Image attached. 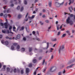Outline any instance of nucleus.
Masks as SVG:
<instances>
[{
    "mask_svg": "<svg viewBox=\"0 0 75 75\" xmlns=\"http://www.w3.org/2000/svg\"><path fill=\"white\" fill-rule=\"evenodd\" d=\"M60 33H61V32H58L57 34V35H60Z\"/></svg>",
    "mask_w": 75,
    "mask_h": 75,
    "instance_id": "43",
    "label": "nucleus"
},
{
    "mask_svg": "<svg viewBox=\"0 0 75 75\" xmlns=\"http://www.w3.org/2000/svg\"><path fill=\"white\" fill-rule=\"evenodd\" d=\"M47 48H48V47H49V43L47 42Z\"/></svg>",
    "mask_w": 75,
    "mask_h": 75,
    "instance_id": "33",
    "label": "nucleus"
},
{
    "mask_svg": "<svg viewBox=\"0 0 75 75\" xmlns=\"http://www.w3.org/2000/svg\"><path fill=\"white\" fill-rule=\"evenodd\" d=\"M6 22L4 23V25L5 26V28H8V25H9V24H8V23L7 21V19H6Z\"/></svg>",
    "mask_w": 75,
    "mask_h": 75,
    "instance_id": "3",
    "label": "nucleus"
},
{
    "mask_svg": "<svg viewBox=\"0 0 75 75\" xmlns=\"http://www.w3.org/2000/svg\"><path fill=\"white\" fill-rule=\"evenodd\" d=\"M20 27H18L17 29V31H18V30H20Z\"/></svg>",
    "mask_w": 75,
    "mask_h": 75,
    "instance_id": "42",
    "label": "nucleus"
},
{
    "mask_svg": "<svg viewBox=\"0 0 75 75\" xmlns=\"http://www.w3.org/2000/svg\"><path fill=\"white\" fill-rule=\"evenodd\" d=\"M11 7H13V6H14V4H12L11 5Z\"/></svg>",
    "mask_w": 75,
    "mask_h": 75,
    "instance_id": "63",
    "label": "nucleus"
},
{
    "mask_svg": "<svg viewBox=\"0 0 75 75\" xmlns=\"http://www.w3.org/2000/svg\"><path fill=\"white\" fill-rule=\"evenodd\" d=\"M3 16V13H1L0 14V16Z\"/></svg>",
    "mask_w": 75,
    "mask_h": 75,
    "instance_id": "44",
    "label": "nucleus"
},
{
    "mask_svg": "<svg viewBox=\"0 0 75 75\" xmlns=\"http://www.w3.org/2000/svg\"><path fill=\"white\" fill-rule=\"evenodd\" d=\"M14 72H16V69H15L14 71H13Z\"/></svg>",
    "mask_w": 75,
    "mask_h": 75,
    "instance_id": "49",
    "label": "nucleus"
},
{
    "mask_svg": "<svg viewBox=\"0 0 75 75\" xmlns=\"http://www.w3.org/2000/svg\"><path fill=\"white\" fill-rule=\"evenodd\" d=\"M9 40H12V38H9Z\"/></svg>",
    "mask_w": 75,
    "mask_h": 75,
    "instance_id": "64",
    "label": "nucleus"
},
{
    "mask_svg": "<svg viewBox=\"0 0 75 75\" xmlns=\"http://www.w3.org/2000/svg\"><path fill=\"white\" fill-rule=\"evenodd\" d=\"M56 70V67H52L50 69V72H54V71H55Z\"/></svg>",
    "mask_w": 75,
    "mask_h": 75,
    "instance_id": "5",
    "label": "nucleus"
},
{
    "mask_svg": "<svg viewBox=\"0 0 75 75\" xmlns=\"http://www.w3.org/2000/svg\"><path fill=\"white\" fill-rule=\"evenodd\" d=\"M55 6L56 7H59L60 6V4L58 2H55Z\"/></svg>",
    "mask_w": 75,
    "mask_h": 75,
    "instance_id": "6",
    "label": "nucleus"
},
{
    "mask_svg": "<svg viewBox=\"0 0 75 75\" xmlns=\"http://www.w3.org/2000/svg\"><path fill=\"white\" fill-rule=\"evenodd\" d=\"M20 45H18L16 47V49L17 50H19V49H20Z\"/></svg>",
    "mask_w": 75,
    "mask_h": 75,
    "instance_id": "15",
    "label": "nucleus"
},
{
    "mask_svg": "<svg viewBox=\"0 0 75 75\" xmlns=\"http://www.w3.org/2000/svg\"><path fill=\"white\" fill-rule=\"evenodd\" d=\"M43 18H45V15H43L42 16Z\"/></svg>",
    "mask_w": 75,
    "mask_h": 75,
    "instance_id": "56",
    "label": "nucleus"
},
{
    "mask_svg": "<svg viewBox=\"0 0 75 75\" xmlns=\"http://www.w3.org/2000/svg\"><path fill=\"white\" fill-rule=\"evenodd\" d=\"M1 42L2 44H5L6 45H8V44H9V42L8 41H6L5 42H4V40H2L1 41Z\"/></svg>",
    "mask_w": 75,
    "mask_h": 75,
    "instance_id": "4",
    "label": "nucleus"
},
{
    "mask_svg": "<svg viewBox=\"0 0 75 75\" xmlns=\"http://www.w3.org/2000/svg\"><path fill=\"white\" fill-rule=\"evenodd\" d=\"M34 75H36V71L34 72Z\"/></svg>",
    "mask_w": 75,
    "mask_h": 75,
    "instance_id": "57",
    "label": "nucleus"
},
{
    "mask_svg": "<svg viewBox=\"0 0 75 75\" xmlns=\"http://www.w3.org/2000/svg\"><path fill=\"white\" fill-rule=\"evenodd\" d=\"M69 5H71V4L73 3L74 2V0H69Z\"/></svg>",
    "mask_w": 75,
    "mask_h": 75,
    "instance_id": "7",
    "label": "nucleus"
},
{
    "mask_svg": "<svg viewBox=\"0 0 75 75\" xmlns=\"http://www.w3.org/2000/svg\"><path fill=\"white\" fill-rule=\"evenodd\" d=\"M25 29H26L27 32H29V31L30 30H29V28H26Z\"/></svg>",
    "mask_w": 75,
    "mask_h": 75,
    "instance_id": "17",
    "label": "nucleus"
},
{
    "mask_svg": "<svg viewBox=\"0 0 75 75\" xmlns=\"http://www.w3.org/2000/svg\"><path fill=\"white\" fill-rule=\"evenodd\" d=\"M46 70V69H44L43 71V72H44Z\"/></svg>",
    "mask_w": 75,
    "mask_h": 75,
    "instance_id": "61",
    "label": "nucleus"
},
{
    "mask_svg": "<svg viewBox=\"0 0 75 75\" xmlns=\"http://www.w3.org/2000/svg\"><path fill=\"white\" fill-rule=\"evenodd\" d=\"M66 36V34H64L62 36V37L63 38V37H65Z\"/></svg>",
    "mask_w": 75,
    "mask_h": 75,
    "instance_id": "18",
    "label": "nucleus"
},
{
    "mask_svg": "<svg viewBox=\"0 0 75 75\" xmlns=\"http://www.w3.org/2000/svg\"><path fill=\"white\" fill-rule=\"evenodd\" d=\"M3 68L4 69H6V66L5 65H4L3 66Z\"/></svg>",
    "mask_w": 75,
    "mask_h": 75,
    "instance_id": "50",
    "label": "nucleus"
},
{
    "mask_svg": "<svg viewBox=\"0 0 75 75\" xmlns=\"http://www.w3.org/2000/svg\"><path fill=\"white\" fill-rule=\"evenodd\" d=\"M24 30V27H22L21 29L20 30V31H22V30Z\"/></svg>",
    "mask_w": 75,
    "mask_h": 75,
    "instance_id": "28",
    "label": "nucleus"
},
{
    "mask_svg": "<svg viewBox=\"0 0 75 75\" xmlns=\"http://www.w3.org/2000/svg\"><path fill=\"white\" fill-rule=\"evenodd\" d=\"M10 9H8L7 10V13H10Z\"/></svg>",
    "mask_w": 75,
    "mask_h": 75,
    "instance_id": "39",
    "label": "nucleus"
},
{
    "mask_svg": "<svg viewBox=\"0 0 75 75\" xmlns=\"http://www.w3.org/2000/svg\"><path fill=\"white\" fill-rule=\"evenodd\" d=\"M17 9L18 10H20V6H18L17 7Z\"/></svg>",
    "mask_w": 75,
    "mask_h": 75,
    "instance_id": "36",
    "label": "nucleus"
},
{
    "mask_svg": "<svg viewBox=\"0 0 75 75\" xmlns=\"http://www.w3.org/2000/svg\"><path fill=\"white\" fill-rule=\"evenodd\" d=\"M6 7H7V6H4L3 8H4V9H6Z\"/></svg>",
    "mask_w": 75,
    "mask_h": 75,
    "instance_id": "59",
    "label": "nucleus"
},
{
    "mask_svg": "<svg viewBox=\"0 0 75 75\" xmlns=\"http://www.w3.org/2000/svg\"><path fill=\"white\" fill-rule=\"evenodd\" d=\"M37 51V49H35L34 50L35 52V51Z\"/></svg>",
    "mask_w": 75,
    "mask_h": 75,
    "instance_id": "62",
    "label": "nucleus"
},
{
    "mask_svg": "<svg viewBox=\"0 0 75 75\" xmlns=\"http://www.w3.org/2000/svg\"><path fill=\"white\" fill-rule=\"evenodd\" d=\"M2 32L3 33H6V31L2 30Z\"/></svg>",
    "mask_w": 75,
    "mask_h": 75,
    "instance_id": "31",
    "label": "nucleus"
},
{
    "mask_svg": "<svg viewBox=\"0 0 75 75\" xmlns=\"http://www.w3.org/2000/svg\"><path fill=\"white\" fill-rule=\"evenodd\" d=\"M30 71V70L28 68H26V74H28L29 72V71Z\"/></svg>",
    "mask_w": 75,
    "mask_h": 75,
    "instance_id": "11",
    "label": "nucleus"
},
{
    "mask_svg": "<svg viewBox=\"0 0 75 75\" xmlns=\"http://www.w3.org/2000/svg\"><path fill=\"white\" fill-rule=\"evenodd\" d=\"M20 38V35H17V37L15 38V40H17V39H19Z\"/></svg>",
    "mask_w": 75,
    "mask_h": 75,
    "instance_id": "10",
    "label": "nucleus"
},
{
    "mask_svg": "<svg viewBox=\"0 0 75 75\" xmlns=\"http://www.w3.org/2000/svg\"><path fill=\"white\" fill-rule=\"evenodd\" d=\"M0 25H1L2 26H3V23H1Z\"/></svg>",
    "mask_w": 75,
    "mask_h": 75,
    "instance_id": "51",
    "label": "nucleus"
},
{
    "mask_svg": "<svg viewBox=\"0 0 75 75\" xmlns=\"http://www.w3.org/2000/svg\"><path fill=\"white\" fill-rule=\"evenodd\" d=\"M45 22L47 23H49V21L48 20H46L45 21Z\"/></svg>",
    "mask_w": 75,
    "mask_h": 75,
    "instance_id": "41",
    "label": "nucleus"
},
{
    "mask_svg": "<svg viewBox=\"0 0 75 75\" xmlns=\"http://www.w3.org/2000/svg\"><path fill=\"white\" fill-rule=\"evenodd\" d=\"M21 73L22 74H24V71L23 70H21Z\"/></svg>",
    "mask_w": 75,
    "mask_h": 75,
    "instance_id": "40",
    "label": "nucleus"
},
{
    "mask_svg": "<svg viewBox=\"0 0 75 75\" xmlns=\"http://www.w3.org/2000/svg\"><path fill=\"white\" fill-rule=\"evenodd\" d=\"M64 47L63 46H61L60 48V49L59 50V54H60L61 50H62L64 49Z\"/></svg>",
    "mask_w": 75,
    "mask_h": 75,
    "instance_id": "8",
    "label": "nucleus"
},
{
    "mask_svg": "<svg viewBox=\"0 0 75 75\" xmlns=\"http://www.w3.org/2000/svg\"><path fill=\"white\" fill-rule=\"evenodd\" d=\"M62 74V72H59L58 75H61Z\"/></svg>",
    "mask_w": 75,
    "mask_h": 75,
    "instance_id": "34",
    "label": "nucleus"
},
{
    "mask_svg": "<svg viewBox=\"0 0 75 75\" xmlns=\"http://www.w3.org/2000/svg\"><path fill=\"white\" fill-rule=\"evenodd\" d=\"M7 71L8 72L9 71H10V68H7Z\"/></svg>",
    "mask_w": 75,
    "mask_h": 75,
    "instance_id": "32",
    "label": "nucleus"
},
{
    "mask_svg": "<svg viewBox=\"0 0 75 75\" xmlns=\"http://www.w3.org/2000/svg\"><path fill=\"white\" fill-rule=\"evenodd\" d=\"M16 27H15V26H13V31H16Z\"/></svg>",
    "mask_w": 75,
    "mask_h": 75,
    "instance_id": "19",
    "label": "nucleus"
},
{
    "mask_svg": "<svg viewBox=\"0 0 75 75\" xmlns=\"http://www.w3.org/2000/svg\"><path fill=\"white\" fill-rule=\"evenodd\" d=\"M29 67H32V64H30L29 65Z\"/></svg>",
    "mask_w": 75,
    "mask_h": 75,
    "instance_id": "35",
    "label": "nucleus"
},
{
    "mask_svg": "<svg viewBox=\"0 0 75 75\" xmlns=\"http://www.w3.org/2000/svg\"><path fill=\"white\" fill-rule=\"evenodd\" d=\"M36 40H37L38 41H40V39L38 38H36Z\"/></svg>",
    "mask_w": 75,
    "mask_h": 75,
    "instance_id": "46",
    "label": "nucleus"
},
{
    "mask_svg": "<svg viewBox=\"0 0 75 75\" xmlns=\"http://www.w3.org/2000/svg\"><path fill=\"white\" fill-rule=\"evenodd\" d=\"M23 10H24V7H22L21 9V11H23Z\"/></svg>",
    "mask_w": 75,
    "mask_h": 75,
    "instance_id": "24",
    "label": "nucleus"
},
{
    "mask_svg": "<svg viewBox=\"0 0 75 75\" xmlns=\"http://www.w3.org/2000/svg\"><path fill=\"white\" fill-rule=\"evenodd\" d=\"M66 33H67V34H68L69 33H70L69 32V31H66Z\"/></svg>",
    "mask_w": 75,
    "mask_h": 75,
    "instance_id": "55",
    "label": "nucleus"
},
{
    "mask_svg": "<svg viewBox=\"0 0 75 75\" xmlns=\"http://www.w3.org/2000/svg\"><path fill=\"white\" fill-rule=\"evenodd\" d=\"M71 63H72V61H71V62H69L67 64L68 65H70V64H71Z\"/></svg>",
    "mask_w": 75,
    "mask_h": 75,
    "instance_id": "22",
    "label": "nucleus"
},
{
    "mask_svg": "<svg viewBox=\"0 0 75 75\" xmlns=\"http://www.w3.org/2000/svg\"><path fill=\"white\" fill-rule=\"evenodd\" d=\"M4 18H7V14H5L4 16Z\"/></svg>",
    "mask_w": 75,
    "mask_h": 75,
    "instance_id": "21",
    "label": "nucleus"
},
{
    "mask_svg": "<svg viewBox=\"0 0 75 75\" xmlns=\"http://www.w3.org/2000/svg\"><path fill=\"white\" fill-rule=\"evenodd\" d=\"M65 70L64 69V71H62V73L63 74H65Z\"/></svg>",
    "mask_w": 75,
    "mask_h": 75,
    "instance_id": "38",
    "label": "nucleus"
},
{
    "mask_svg": "<svg viewBox=\"0 0 75 75\" xmlns=\"http://www.w3.org/2000/svg\"><path fill=\"white\" fill-rule=\"evenodd\" d=\"M28 13H27V14H26L25 16V18H27V16H28Z\"/></svg>",
    "mask_w": 75,
    "mask_h": 75,
    "instance_id": "47",
    "label": "nucleus"
},
{
    "mask_svg": "<svg viewBox=\"0 0 75 75\" xmlns=\"http://www.w3.org/2000/svg\"><path fill=\"white\" fill-rule=\"evenodd\" d=\"M35 17V15H33V16H32V17H31L29 16V17H28V18L29 19H30V20H31V19L32 18H34Z\"/></svg>",
    "mask_w": 75,
    "mask_h": 75,
    "instance_id": "13",
    "label": "nucleus"
},
{
    "mask_svg": "<svg viewBox=\"0 0 75 75\" xmlns=\"http://www.w3.org/2000/svg\"><path fill=\"white\" fill-rule=\"evenodd\" d=\"M32 50V48H29V52H31Z\"/></svg>",
    "mask_w": 75,
    "mask_h": 75,
    "instance_id": "25",
    "label": "nucleus"
},
{
    "mask_svg": "<svg viewBox=\"0 0 75 75\" xmlns=\"http://www.w3.org/2000/svg\"><path fill=\"white\" fill-rule=\"evenodd\" d=\"M23 40L24 41H25L26 40V38H23Z\"/></svg>",
    "mask_w": 75,
    "mask_h": 75,
    "instance_id": "52",
    "label": "nucleus"
},
{
    "mask_svg": "<svg viewBox=\"0 0 75 75\" xmlns=\"http://www.w3.org/2000/svg\"><path fill=\"white\" fill-rule=\"evenodd\" d=\"M52 40L53 41H57V39L56 38L54 39H52Z\"/></svg>",
    "mask_w": 75,
    "mask_h": 75,
    "instance_id": "26",
    "label": "nucleus"
},
{
    "mask_svg": "<svg viewBox=\"0 0 75 75\" xmlns=\"http://www.w3.org/2000/svg\"><path fill=\"white\" fill-rule=\"evenodd\" d=\"M74 65V64H72L71 65L67 67V69H69V68H72V67H73Z\"/></svg>",
    "mask_w": 75,
    "mask_h": 75,
    "instance_id": "12",
    "label": "nucleus"
},
{
    "mask_svg": "<svg viewBox=\"0 0 75 75\" xmlns=\"http://www.w3.org/2000/svg\"><path fill=\"white\" fill-rule=\"evenodd\" d=\"M9 29L10 30H11V29H12V26H10L9 27Z\"/></svg>",
    "mask_w": 75,
    "mask_h": 75,
    "instance_id": "30",
    "label": "nucleus"
},
{
    "mask_svg": "<svg viewBox=\"0 0 75 75\" xmlns=\"http://www.w3.org/2000/svg\"><path fill=\"white\" fill-rule=\"evenodd\" d=\"M18 45V43H13V45H12L11 47V49L12 50H14V47L17 46Z\"/></svg>",
    "mask_w": 75,
    "mask_h": 75,
    "instance_id": "2",
    "label": "nucleus"
},
{
    "mask_svg": "<svg viewBox=\"0 0 75 75\" xmlns=\"http://www.w3.org/2000/svg\"><path fill=\"white\" fill-rule=\"evenodd\" d=\"M69 9L70 12H72V10H73V8L71 6L69 7Z\"/></svg>",
    "mask_w": 75,
    "mask_h": 75,
    "instance_id": "9",
    "label": "nucleus"
},
{
    "mask_svg": "<svg viewBox=\"0 0 75 75\" xmlns=\"http://www.w3.org/2000/svg\"><path fill=\"white\" fill-rule=\"evenodd\" d=\"M8 16H9V18H10L11 17V15L10 14H8Z\"/></svg>",
    "mask_w": 75,
    "mask_h": 75,
    "instance_id": "58",
    "label": "nucleus"
},
{
    "mask_svg": "<svg viewBox=\"0 0 75 75\" xmlns=\"http://www.w3.org/2000/svg\"><path fill=\"white\" fill-rule=\"evenodd\" d=\"M67 24H69L70 25H72L73 24V22L71 20H70V17H68L66 20Z\"/></svg>",
    "mask_w": 75,
    "mask_h": 75,
    "instance_id": "1",
    "label": "nucleus"
},
{
    "mask_svg": "<svg viewBox=\"0 0 75 75\" xmlns=\"http://www.w3.org/2000/svg\"><path fill=\"white\" fill-rule=\"evenodd\" d=\"M3 37L2 35H0V38H1Z\"/></svg>",
    "mask_w": 75,
    "mask_h": 75,
    "instance_id": "53",
    "label": "nucleus"
},
{
    "mask_svg": "<svg viewBox=\"0 0 75 75\" xmlns=\"http://www.w3.org/2000/svg\"><path fill=\"white\" fill-rule=\"evenodd\" d=\"M38 1V0H35V3H37V1Z\"/></svg>",
    "mask_w": 75,
    "mask_h": 75,
    "instance_id": "54",
    "label": "nucleus"
},
{
    "mask_svg": "<svg viewBox=\"0 0 75 75\" xmlns=\"http://www.w3.org/2000/svg\"><path fill=\"white\" fill-rule=\"evenodd\" d=\"M40 23L41 25H43V23H42V22H41V21L40 22Z\"/></svg>",
    "mask_w": 75,
    "mask_h": 75,
    "instance_id": "60",
    "label": "nucleus"
},
{
    "mask_svg": "<svg viewBox=\"0 0 75 75\" xmlns=\"http://www.w3.org/2000/svg\"><path fill=\"white\" fill-rule=\"evenodd\" d=\"M42 59V57H39V60H41V59Z\"/></svg>",
    "mask_w": 75,
    "mask_h": 75,
    "instance_id": "45",
    "label": "nucleus"
},
{
    "mask_svg": "<svg viewBox=\"0 0 75 75\" xmlns=\"http://www.w3.org/2000/svg\"><path fill=\"white\" fill-rule=\"evenodd\" d=\"M24 3L25 4H27V1H24Z\"/></svg>",
    "mask_w": 75,
    "mask_h": 75,
    "instance_id": "37",
    "label": "nucleus"
},
{
    "mask_svg": "<svg viewBox=\"0 0 75 75\" xmlns=\"http://www.w3.org/2000/svg\"><path fill=\"white\" fill-rule=\"evenodd\" d=\"M64 2H63L62 3H61V4H59L60 6H62V5H63V4H64Z\"/></svg>",
    "mask_w": 75,
    "mask_h": 75,
    "instance_id": "27",
    "label": "nucleus"
},
{
    "mask_svg": "<svg viewBox=\"0 0 75 75\" xmlns=\"http://www.w3.org/2000/svg\"><path fill=\"white\" fill-rule=\"evenodd\" d=\"M33 63H35V62H37V60L35 59H33Z\"/></svg>",
    "mask_w": 75,
    "mask_h": 75,
    "instance_id": "14",
    "label": "nucleus"
},
{
    "mask_svg": "<svg viewBox=\"0 0 75 75\" xmlns=\"http://www.w3.org/2000/svg\"><path fill=\"white\" fill-rule=\"evenodd\" d=\"M21 51H22V52L24 51H25V49L24 48H22L21 50Z\"/></svg>",
    "mask_w": 75,
    "mask_h": 75,
    "instance_id": "23",
    "label": "nucleus"
},
{
    "mask_svg": "<svg viewBox=\"0 0 75 75\" xmlns=\"http://www.w3.org/2000/svg\"><path fill=\"white\" fill-rule=\"evenodd\" d=\"M22 17V16L21 15H18V18H20Z\"/></svg>",
    "mask_w": 75,
    "mask_h": 75,
    "instance_id": "20",
    "label": "nucleus"
},
{
    "mask_svg": "<svg viewBox=\"0 0 75 75\" xmlns=\"http://www.w3.org/2000/svg\"><path fill=\"white\" fill-rule=\"evenodd\" d=\"M7 33H8V34H9L10 33V32H9V30H7L6 31Z\"/></svg>",
    "mask_w": 75,
    "mask_h": 75,
    "instance_id": "48",
    "label": "nucleus"
},
{
    "mask_svg": "<svg viewBox=\"0 0 75 75\" xmlns=\"http://www.w3.org/2000/svg\"><path fill=\"white\" fill-rule=\"evenodd\" d=\"M52 4V2H50L49 3V7H51V5Z\"/></svg>",
    "mask_w": 75,
    "mask_h": 75,
    "instance_id": "16",
    "label": "nucleus"
},
{
    "mask_svg": "<svg viewBox=\"0 0 75 75\" xmlns=\"http://www.w3.org/2000/svg\"><path fill=\"white\" fill-rule=\"evenodd\" d=\"M70 17H74V15L72 14H71L70 15Z\"/></svg>",
    "mask_w": 75,
    "mask_h": 75,
    "instance_id": "29",
    "label": "nucleus"
}]
</instances>
